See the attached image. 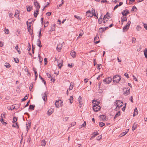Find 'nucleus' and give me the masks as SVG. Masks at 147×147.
Listing matches in <instances>:
<instances>
[{
	"label": "nucleus",
	"mask_w": 147,
	"mask_h": 147,
	"mask_svg": "<svg viewBox=\"0 0 147 147\" xmlns=\"http://www.w3.org/2000/svg\"><path fill=\"white\" fill-rule=\"evenodd\" d=\"M92 103L94 105H98L99 104L100 102L97 100H94L92 101Z\"/></svg>",
	"instance_id": "nucleus-15"
},
{
	"label": "nucleus",
	"mask_w": 147,
	"mask_h": 147,
	"mask_svg": "<svg viewBox=\"0 0 147 147\" xmlns=\"http://www.w3.org/2000/svg\"><path fill=\"white\" fill-rule=\"evenodd\" d=\"M74 86L73 84H72V82L71 83V85L69 86V90H71L73 88Z\"/></svg>",
	"instance_id": "nucleus-46"
},
{
	"label": "nucleus",
	"mask_w": 147,
	"mask_h": 147,
	"mask_svg": "<svg viewBox=\"0 0 147 147\" xmlns=\"http://www.w3.org/2000/svg\"><path fill=\"white\" fill-rule=\"evenodd\" d=\"M30 124L28 123V124H26V128L27 129V131H28V130L30 128Z\"/></svg>",
	"instance_id": "nucleus-27"
},
{
	"label": "nucleus",
	"mask_w": 147,
	"mask_h": 147,
	"mask_svg": "<svg viewBox=\"0 0 147 147\" xmlns=\"http://www.w3.org/2000/svg\"><path fill=\"white\" fill-rule=\"evenodd\" d=\"M127 133L125 131L122 133L120 135V136L121 137L125 135Z\"/></svg>",
	"instance_id": "nucleus-50"
},
{
	"label": "nucleus",
	"mask_w": 147,
	"mask_h": 147,
	"mask_svg": "<svg viewBox=\"0 0 147 147\" xmlns=\"http://www.w3.org/2000/svg\"><path fill=\"white\" fill-rule=\"evenodd\" d=\"M98 69H100L101 68L102 66H101V65L98 64Z\"/></svg>",
	"instance_id": "nucleus-64"
},
{
	"label": "nucleus",
	"mask_w": 147,
	"mask_h": 147,
	"mask_svg": "<svg viewBox=\"0 0 147 147\" xmlns=\"http://www.w3.org/2000/svg\"><path fill=\"white\" fill-rule=\"evenodd\" d=\"M100 117L101 118V119H102V120H105V115H101L100 116Z\"/></svg>",
	"instance_id": "nucleus-32"
},
{
	"label": "nucleus",
	"mask_w": 147,
	"mask_h": 147,
	"mask_svg": "<svg viewBox=\"0 0 147 147\" xmlns=\"http://www.w3.org/2000/svg\"><path fill=\"white\" fill-rule=\"evenodd\" d=\"M78 101L79 103V104L80 105H82V98L80 96L78 99Z\"/></svg>",
	"instance_id": "nucleus-16"
},
{
	"label": "nucleus",
	"mask_w": 147,
	"mask_h": 147,
	"mask_svg": "<svg viewBox=\"0 0 147 147\" xmlns=\"http://www.w3.org/2000/svg\"><path fill=\"white\" fill-rule=\"evenodd\" d=\"M51 14V12H48L46 13V15L47 16H50Z\"/></svg>",
	"instance_id": "nucleus-61"
},
{
	"label": "nucleus",
	"mask_w": 147,
	"mask_h": 147,
	"mask_svg": "<svg viewBox=\"0 0 147 147\" xmlns=\"http://www.w3.org/2000/svg\"><path fill=\"white\" fill-rule=\"evenodd\" d=\"M34 5L36 9L35 11L34 12V17L36 18L38 14V12L39 11V9L40 7V6L39 5V3L37 1H35V0L34 1Z\"/></svg>",
	"instance_id": "nucleus-1"
},
{
	"label": "nucleus",
	"mask_w": 147,
	"mask_h": 147,
	"mask_svg": "<svg viewBox=\"0 0 147 147\" xmlns=\"http://www.w3.org/2000/svg\"><path fill=\"white\" fill-rule=\"evenodd\" d=\"M93 134H94V135H93V136L92 137H95L97 135H98V134H99L97 132H96L95 133H93Z\"/></svg>",
	"instance_id": "nucleus-52"
},
{
	"label": "nucleus",
	"mask_w": 147,
	"mask_h": 147,
	"mask_svg": "<svg viewBox=\"0 0 147 147\" xmlns=\"http://www.w3.org/2000/svg\"><path fill=\"white\" fill-rule=\"evenodd\" d=\"M123 104L122 102L119 100H116L115 102V105L116 106V108L121 107L123 106Z\"/></svg>",
	"instance_id": "nucleus-3"
},
{
	"label": "nucleus",
	"mask_w": 147,
	"mask_h": 147,
	"mask_svg": "<svg viewBox=\"0 0 147 147\" xmlns=\"http://www.w3.org/2000/svg\"><path fill=\"white\" fill-rule=\"evenodd\" d=\"M68 117H65L63 118V120L64 121H66L68 119Z\"/></svg>",
	"instance_id": "nucleus-54"
},
{
	"label": "nucleus",
	"mask_w": 147,
	"mask_h": 147,
	"mask_svg": "<svg viewBox=\"0 0 147 147\" xmlns=\"http://www.w3.org/2000/svg\"><path fill=\"white\" fill-rule=\"evenodd\" d=\"M1 118H3L5 117V114H2L1 115Z\"/></svg>",
	"instance_id": "nucleus-62"
},
{
	"label": "nucleus",
	"mask_w": 147,
	"mask_h": 147,
	"mask_svg": "<svg viewBox=\"0 0 147 147\" xmlns=\"http://www.w3.org/2000/svg\"><path fill=\"white\" fill-rule=\"evenodd\" d=\"M33 87V83H32L31 85H30V87L29 88V89L30 90H31V89Z\"/></svg>",
	"instance_id": "nucleus-41"
},
{
	"label": "nucleus",
	"mask_w": 147,
	"mask_h": 147,
	"mask_svg": "<svg viewBox=\"0 0 147 147\" xmlns=\"http://www.w3.org/2000/svg\"><path fill=\"white\" fill-rule=\"evenodd\" d=\"M28 95H26V96H25V97L22 99V101H25L26 99H27L28 98Z\"/></svg>",
	"instance_id": "nucleus-37"
},
{
	"label": "nucleus",
	"mask_w": 147,
	"mask_h": 147,
	"mask_svg": "<svg viewBox=\"0 0 147 147\" xmlns=\"http://www.w3.org/2000/svg\"><path fill=\"white\" fill-rule=\"evenodd\" d=\"M35 107V105H30L29 106V109H32V110L34 109V108Z\"/></svg>",
	"instance_id": "nucleus-33"
},
{
	"label": "nucleus",
	"mask_w": 147,
	"mask_h": 147,
	"mask_svg": "<svg viewBox=\"0 0 147 147\" xmlns=\"http://www.w3.org/2000/svg\"><path fill=\"white\" fill-rule=\"evenodd\" d=\"M110 18L108 12H107L106 14L104 16L103 18V22L104 23H105L108 21V19H109Z\"/></svg>",
	"instance_id": "nucleus-4"
},
{
	"label": "nucleus",
	"mask_w": 147,
	"mask_h": 147,
	"mask_svg": "<svg viewBox=\"0 0 147 147\" xmlns=\"http://www.w3.org/2000/svg\"><path fill=\"white\" fill-rule=\"evenodd\" d=\"M55 24H53V26L51 27V31H55Z\"/></svg>",
	"instance_id": "nucleus-30"
},
{
	"label": "nucleus",
	"mask_w": 147,
	"mask_h": 147,
	"mask_svg": "<svg viewBox=\"0 0 147 147\" xmlns=\"http://www.w3.org/2000/svg\"><path fill=\"white\" fill-rule=\"evenodd\" d=\"M37 45L39 47H42V45L41 44V42L39 38L37 40Z\"/></svg>",
	"instance_id": "nucleus-19"
},
{
	"label": "nucleus",
	"mask_w": 147,
	"mask_h": 147,
	"mask_svg": "<svg viewBox=\"0 0 147 147\" xmlns=\"http://www.w3.org/2000/svg\"><path fill=\"white\" fill-rule=\"evenodd\" d=\"M5 66L7 68H8L10 67V65L9 63H6L5 65Z\"/></svg>",
	"instance_id": "nucleus-42"
},
{
	"label": "nucleus",
	"mask_w": 147,
	"mask_h": 147,
	"mask_svg": "<svg viewBox=\"0 0 147 147\" xmlns=\"http://www.w3.org/2000/svg\"><path fill=\"white\" fill-rule=\"evenodd\" d=\"M86 14L88 17H91L92 16L91 11H87L86 12Z\"/></svg>",
	"instance_id": "nucleus-20"
},
{
	"label": "nucleus",
	"mask_w": 147,
	"mask_h": 147,
	"mask_svg": "<svg viewBox=\"0 0 147 147\" xmlns=\"http://www.w3.org/2000/svg\"><path fill=\"white\" fill-rule=\"evenodd\" d=\"M27 11H30L31 10H32V7L28 6L27 7Z\"/></svg>",
	"instance_id": "nucleus-28"
},
{
	"label": "nucleus",
	"mask_w": 147,
	"mask_h": 147,
	"mask_svg": "<svg viewBox=\"0 0 147 147\" xmlns=\"http://www.w3.org/2000/svg\"><path fill=\"white\" fill-rule=\"evenodd\" d=\"M74 17L77 19H81L82 18L81 17L79 16L75 15Z\"/></svg>",
	"instance_id": "nucleus-51"
},
{
	"label": "nucleus",
	"mask_w": 147,
	"mask_h": 147,
	"mask_svg": "<svg viewBox=\"0 0 147 147\" xmlns=\"http://www.w3.org/2000/svg\"><path fill=\"white\" fill-rule=\"evenodd\" d=\"M41 29H40V31H39V34H38V36L39 37V38H40V36L42 35L41 33Z\"/></svg>",
	"instance_id": "nucleus-49"
},
{
	"label": "nucleus",
	"mask_w": 147,
	"mask_h": 147,
	"mask_svg": "<svg viewBox=\"0 0 147 147\" xmlns=\"http://www.w3.org/2000/svg\"><path fill=\"white\" fill-rule=\"evenodd\" d=\"M105 125V124L102 122H100L99 123V125L101 127H102Z\"/></svg>",
	"instance_id": "nucleus-43"
},
{
	"label": "nucleus",
	"mask_w": 147,
	"mask_h": 147,
	"mask_svg": "<svg viewBox=\"0 0 147 147\" xmlns=\"http://www.w3.org/2000/svg\"><path fill=\"white\" fill-rule=\"evenodd\" d=\"M19 11L17 10L15 11L14 16L16 17H19Z\"/></svg>",
	"instance_id": "nucleus-22"
},
{
	"label": "nucleus",
	"mask_w": 147,
	"mask_h": 147,
	"mask_svg": "<svg viewBox=\"0 0 147 147\" xmlns=\"http://www.w3.org/2000/svg\"><path fill=\"white\" fill-rule=\"evenodd\" d=\"M33 70H34V72L35 75H36V74H37V71H36V69L34 68H33Z\"/></svg>",
	"instance_id": "nucleus-63"
},
{
	"label": "nucleus",
	"mask_w": 147,
	"mask_h": 147,
	"mask_svg": "<svg viewBox=\"0 0 147 147\" xmlns=\"http://www.w3.org/2000/svg\"><path fill=\"white\" fill-rule=\"evenodd\" d=\"M131 24V22L130 21H129L127 23V25L126 26H127L128 27H129L130 24Z\"/></svg>",
	"instance_id": "nucleus-56"
},
{
	"label": "nucleus",
	"mask_w": 147,
	"mask_h": 147,
	"mask_svg": "<svg viewBox=\"0 0 147 147\" xmlns=\"http://www.w3.org/2000/svg\"><path fill=\"white\" fill-rule=\"evenodd\" d=\"M144 26V28H145L146 30H147V24H145L144 23H143Z\"/></svg>",
	"instance_id": "nucleus-48"
},
{
	"label": "nucleus",
	"mask_w": 147,
	"mask_h": 147,
	"mask_svg": "<svg viewBox=\"0 0 147 147\" xmlns=\"http://www.w3.org/2000/svg\"><path fill=\"white\" fill-rule=\"evenodd\" d=\"M121 79L120 76L118 75H115L113 78V81L114 82L117 83L119 82Z\"/></svg>",
	"instance_id": "nucleus-2"
},
{
	"label": "nucleus",
	"mask_w": 147,
	"mask_h": 147,
	"mask_svg": "<svg viewBox=\"0 0 147 147\" xmlns=\"http://www.w3.org/2000/svg\"><path fill=\"white\" fill-rule=\"evenodd\" d=\"M100 108V107L98 105H94L93 107V110L95 112H97L99 111Z\"/></svg>",
	"instance_id": "nucleus-6"
},
{
	"label": "nucleus",
	"mask_w": 147,
	"mask_h": 147,
	"mask_svg": "<svg viewBox=\"0 0 147 147\" xmlns=\"http://www.w3.org/2000/svg\"><path fill=\"white\" fill-rule=\"evenodd\" d=\"M92 15V16L93 15L96 16L97 17V18H98V17L96 16V14L95 13V10L93 8H92V13H91Z\"/></svg>",
	"instance_id": "nucleus-18"
},
{
	"label": "nucleus",
	"mask_w": 147,
	"mask_h": 147,
	"mask_svg": "<svg viewBox=\"0 0 147 147\" xmlns=\"http://www.w3.org/2000/svg\"><path fill=\"white\" fill-rule=\"evenodd\" d=\"M106 28H100L99 29V32H100L101 33H102V31H103L105 30H106Z\"/></svg>",
	"instance_id": "nucleus-29"
},
{
	"label": "nucleus",
	"mask_w": 147,
	"mask_h": 147,
	"mask_svg": "<svg viewBox=\"0 0 147 147\" xmlns=\"http://www.w3.org/2000/svg\"><path fill=\"white\" fill-rule=\"evenodd\" d=\"M16 126H17V127L18 128H19L18 125V124H17V123H14L12 125V126L13 127H16Z\"/></svg>",
	"instance_id": "nucleus-45"
},
{
	"label": "nucleus",
	"mask_w": 147,
	"mask_h": 147,
	"mask_svg": "<svg viewBox=\"0 0 147 147\" xmlns=\"http://www.w3.org/2000/svg\"><path fill=\"white\" fill-rule=\"evenodd\" d=\"M137 124L136 123H134V125L132 126V130L133 131H134V130H135V129H136V128L137 127Z\"/></svg>",
	"instance_id": "nucleus-23"
},
{
	"label": "nucleus",
	"mask_w": 147,
	"mask_h": 147,
	"mask_svg": "<svg viewBox=\"0 0 147 147\" xmlns=\"http://www.w3.org/2000/svg\"><path fill=\"white\" fill-rule=\"evenodd\" d=\"M55 107L57 108H59L60 106H62V102L61 100L56 101L55 103Z\"/></svg>",
	"instance_id": "nucleus-5"
},
{
	"label": "nucleus",
	"mask_w": 147,
	"mask_h": 147,
	"mask_svg": "<svg viewBox=\"0 0 147 147\" xmlns=\"http://www.w3.org/2000/svg\"><path fill=\"white\" fill-rule=\"evenodd\" d=\"M42 98L44 101H47V93L46 92H45L43 94H42Z\"/></svg>",
	"instance_id": "nucleus-11"
},
{
	"label": "nucleus",
	"mask_w": 147,
	"mask_h": 147,
	"mask_svg": "<svg viewBox=\"0 0 147 147\" xmlns=\"http://www.w3.org/2000/svg\"><path fill=\"white\" fill-rule=\"evenodd\" d=\"M63 61L62 60L60 61L59 62H58V66L59 68H61L63 66Z\"/></svg>",
	"instance_id": "nucleus-13"
},
{
	"label": "nucleus",
	"mask_w": 147,
	"mask_h": 147,
	"mask_svg": "<svg viewBox=\"0 0 147 147\" xmlns=\"http://www.w3.org/2000/svg\"><path fill=\"white\" fill-rule=\"evenodd\" d=\"M98 38L99 37L97 36L95 37L94 39V42L95 43H98L99 42V40H98V41H97L98 39Z\"/></svg>",
	"instance_id": "nucleus-17"
},
{
	"label": "nucleus",
	"mask_w": 147,
	"mask_h": 147,
	"mask_svg": "<svg viewBox=\"0 0 147 147\" xmlns=\"http://www.w3.org/2000/svg\"><path fill=\"white\" fill-rule=\"evenodd\" d=\"M73 96H72L70 97V98L69 99L70 102L71 103H72L73 102Z\"/></svg>",
	"instance_id": "nucleus-35"
},
{
	"label": "nucleus",
	"mask_w": 147,
	"mask_h": 147,
	"mask_svg": "<svg viewBox=\"0 0 147 147\" xmlns=\"http://www.w3.org/2000/svg\"><path fill=\"white\" fill-rule=\"evenodd\" d=\"M138 111L137 110V109L136 108L134 110V113L133 115V116L134 117L136 115H138Z\"/></svg>",
	"instance_id": "nucleus-21"
},
{
	"label": "nucleus",
	"mask_w": 147,
	"mask_h": 147,
	"mask_svg": "<svg viewBox=\"0 0 147 147\" xmlns=\"http://www.w3.org/2000/svg\"><path fill=\"white\" fill-rule=\"evenodd\" d=\"M46 141L45 140H42L41 142V144L42 146H45L46 143Z\"/></svg>",
	"instance_id": "nucleus-25"
},
{
	"label": "nucleus",
	"mask_w": 147,
	"mask_h": 147,
	"mask_svg": "<svg viewBox=\"0 0 147 147\" xmlns=\"http://www.w3.org/2000/svg\"><path fill=\"white\" fill-rule=\"evenodd\" d=\"M86 125V123L85 121L84 122V123L81 125V126H79V128H81L82 127H84Z\"/></svg>",
	"instance_id": "nucleus-40"
},
{
	"label": "nucleus",
	"mask_w": 147,
	"mask_h": 147,
	"mask_svg": "<svg viewBox=\"0 0 147 147\" xmlns=\"http://www.w3.org/2000/svg\"><path fill=\"white\" fill-rule=\"evenodd\" d=\"M15 49H16L19 54L20 53V50L19 48H18V45H17L15 47Z\"/></svg>",
	"instance_id": "nucleus-26"
},
{
	"label": "nucleus",
	"mask_w": 147,
	"mask_h": 147,
	"mask_svg": "<svg viewBox=\"0 0 147 147\" xmlns=\"http://www.w3.org/2000/svg\"><path fill=\"white\" fill-rule=\"evenodd\" d=\"M102 138V136H98V138H97V140H100Z\"/></svg>",
	"instance_id": "nucleus-60"
},
{
	"label": "nucleus",
	"mask_w": 147,
	"mask_h": 147,
	"mask_svg": "<svg viewBox=\"0 0 147 147\" xmlns=\"http://www.w3.org/2000/svg\"><path fill=\"white\" fill-rule=\"evenodd\" d=\"M136 39L135 38H133L132 39V43H134L136 42Z\"/></svg>",
	"instance_id": "nucleus-47"
},
{
	"label": "nucleus",
	"mask_w": 147,
	"mask_h": 147,
	"mask_svg": "<svg viewBox=\"0 0 147 147\" xmlns=\"http://www.w3.org/2000/svg\"><path fill=\"white\" fill-rule=\"evenodd\" d=\"M129 13V11L127 10H124L122 12V14L123 16H126L127 14Z\"/></svg>",
	"instance_id": "nucleus-14"
},
{
	"label": "nucleus",
	"mask_w": 147,
	"mask_h": 147,
	"mask_svg": "<svg viewBox=\"0 0 147 147\" xmlns=\"http://www.w3.org/2000/svg\"><path fill=\"white\" fill-rule=\"evenodd\" d=\"M136 29L137 31H139L141 29V27L139 26H138L136 27Z\"/></svg>",
	"instance_id": "nucleus-55"
},
{
	"label": "nucleus",
	"mask_w": 147,
	"mask_h": 147,
	"mask_svg": "<svg viewBox=\"0 0 147 147\" xmlns=\"http://www.w3.org/2000/svg\"><path fill=\"white\" fill-rule=\"evenodd\" d=\"M130 89L129 88H126L123 89V94L125 96H127L130 93Z\"/></svg>",
	"instance_id": "nucleus-7"
},
{
	"label": "nucleus",
	"mask_w": 147,
	"mask_h": 147,
	"mask_svg": "<svg viewBox=\"0 0 147 147\" xmlns=\"http://www.w3.org/2000/svg\"><path fill=\"white\" fill-rule=\"evenodd\" d=\"M17 118L16 117H14L13 118V122L14 123L16 122L17 121Z\"/></svg>",
	"instance_id": "nucleus-38"
},
{
	"label": "nucleus",
	"mask_w": 147,
	"mask_h": 147,
	"mask_svg": "<svg viewBox=\"0 0 147 147\" xmlns=\"http://www.w3.org/2000/svg\"><path fill=\"white\" fill-rule=\"evenodd\" d=\"M120 111H119L117 113V114H116V115H115L117 117H118V116H120Z\"/></svg>",
	"instance_id": "nucleus-53"
},
{
	"label": "nucleus",
	"mask_w": 147,
	"mask_h": 147,
	"mask_svg": "<svg viewBox=\"0 0 147 147\" xmlns=\"http://www.w3.org/2000/svg\"><path fill=\"white\" fill-rule=\"evenodd\" d=\"M60 47V45H58L57 47V50L58 52L60 51V50L61 49V48Z\"/></svg>",
	"instance_id": "nucleus-39"
},
{
	"label": "nucleus",
	"mask_w": 147,
	"mask_h": 147,
	"mask_svg": "<svg viewBox=\"0 0 147 147\" xmlns=\"http://www.w3.org/2000/svg\"><path fill=\"white\" fill-rule=\"evenodd\" d=\"M102 21H103V19L102 20V18H101V17H100L98 19V23L99 24H101L102 23Z\"/></svg>",
	"instance_id": "nucleus-34"
},
{
	"label": "nucleus",
	"mask_w": 147,
	"mask_h": 147,
	"mask_svg": "<svg viewBox=\"0 0 147 147\" xmlns=\"http://www.w3.org/2000/svg\"><path fill=\"white\" fill-rule=\"evenodd\" d=\"M70 54L72 57L74 58L76 57V53L75 51H71Z\"/></svg>",
	"instance_id": "nucleus-10"
},
{
	"label": "nucleus",
	"mask_w": 147,
	"mask_h": 147,
	"mask_svg": "<svg viewBox=\"0 0 147 147\" xmlns=\"http://www.w3.org/2000/svg\"><path fill=\"white\" fill-rule=\"evenodd\" d=\"M112 81V78L111 77H108L105 79L103 80V82L105 84H108L110 83Z\"/></svg>",
	"instance_id": "nucleus-8"
},
{
	"label": "nucleus",
	"mask_w": 147,
	"mask_h": 147,
	"mask_svg": "<svg viewBox=\"0 0 147 147\" xmlns=\"http://www.w3.org/2000/svg\"><path fill=\"white\" fill-rule=\"evenodd\" d=\"M54 111V110L53 109H49L47 111L48 115H50Z\"/></svg>",
	"instance_id": "nucleus-12"
},
{
	"label": "nucleus",
	"mask_w": 147,
	"mask_h": 147,
	"mask_svg": "<svg viewBox=\"0 0 147 147\" xmlns=\"http://www.w3.org/2000/svg\"><path fill=\"white\" fill-rule=\"evenodd\" d=\"M129 27L127 26H125L123 28V31H127L129 28Z\"/></svg>",
	"instance_id": "nucleus-24"
},
{
	"label": "nucleus",
	"mask_w": 147,
	"mask_h": 147,
	"mask_svg": "<svg viewBox=\"0 0 147 147\" xmlns=\"http://www.w3.org/2000/svg\"><path fill=\"white\" fill-rule=\"evenodd\" d=\"M38 57L39 58V61L40 63H41L42 61V59L39 55H38Z\"/></svg>",
	"instance_id": "nucleus-44"
},
{
	"label": "nucleus",
	"mask_w": 147,
	"mask_h": 147,
	"mask_svg": "<svg viewBox=\"0 0 147 147\" xmlns=\"http://www.w3.org/2000/svg\"><path fill=\"white\" fill-rule=\"evenodd\" d=\"M28 22L27 21V24L28 26H29V27L28 28V30L29 32L31 34L32 33V30L31 29L30 27L31 26V25L30 24V22L29 24H28Z\"/></svg>",
	"instance_id": "nucleus-9"
},
{
	"label": "nucleus",
	"mask_w": 147,
	"mask_h": 147,
	"mask_svg": "<svg viewBox=\"0 0 147 147\" xmlns=\"http://www.w3.org/2000/svg\"><path fill=\"white\" fill-rule=\"evenodd\" d=\"M121 21L124 22L127 21V18L126 17H123L121 18Z\"/></svg>",
	"instance_id": "nucleus-36"
},
{
	"label": "nucleus",
	"mask_w": 147,
	"mask_h": 147,
	"mask_svg": "<svg viewBox=\"0 0 147 147\" xmlns=\"http://www.w3.org/2000/svg\"><path fill=\"white\" fill-rule=\"evenodd\" d=\"M3 42H2L1 41L0 42V47H3Z\"/></svg>",
	"instance_id": "nucleus-59"
},
{
	"label": "nucleus",
	"mask_w": 147,
	"mask_h": 147,
	"mask_svg": "<svg viewBox=\"0 0 147 147\" xmlns=\"http://www.w3.org/2000/svg\"><path fill=\"white\" fill-rule=\"evenodd\" d=\"M4 31L5 32V33L7 34H8L9 33V31L8 29H7L6 28H5V29L4 30Z\"/></svg>",
	"instance_id": "nucleus-31"
},
{
	"label": "nucleus",
	"mask_w": 147,
	"mask_h": 147,
	"mask_svg": "<svg viewBox=\"0 0 147 147\" xmlns=\"http://www.w3.org/2000/svg\"><path fill=\"white\" fill-rule=\"evenodd\" d=\"M14 60H15V62L16 63H18L19 62V59H15V58H14Z\"/></svg>",
	"instance_id": "nucleus-57"
},
{
	"label": "nucleus",
	"mask_w": 147,
	"mask_h": 147,
	"mask_svg": "<svg viewBox=\"0 0 147 147\" xmlns=\"http://www.w3.org/2000/svg\"><path fill=\"white\" fill-rule=\"evenodd\" d=\"M124 75H125V77L126 78H129V76H128V74H127V73H125L124 74Z\"/></svg>",
	"instance_id": "nucleus-58"
}]
</instances>
